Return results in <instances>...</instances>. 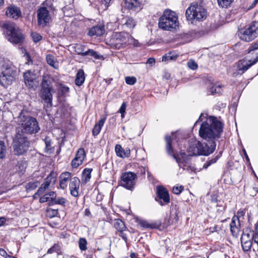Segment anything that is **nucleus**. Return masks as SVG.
Returning a JSON list of instances; mask_svg holds the SVG:
<instances>
[{
    "label": "nucleus",
    "instance_id": "obj_53",
    "mask_svg": "<svg viewBox=\"0 0 258 258\" xmlns=\"http://www.w3.org/2000/svg\"><path fill=\"white\" fill-rule=\"evenodd\" d=\"M66 200L63 198H60L58 199H55V200L52 201V203L51 204V205H53L54 204H59L63 205L66 203Z\"/></svg>",
    "mask_w": 258,
    "mask_h": 258
},
{
    "label": "nucleus",
    "instance_id": "obj_46",
    "mask_svg": "<svg viewBox=\"0 0 258 258\" xmlns=\"http://www.w3.org/2000/svg\"><path fill=\"white\" fill-rule=\"evenodd\" d=\"M187 67L191 70H195L198 68V64L193 59H189L187 62Z\"/></svg>",
    "mask_w": 258,
    "mask_h": 258
},
{
    "label": "nucleus",
    "instance_id": "obj_24",
    "mask_svg": "<svg viewBox=\"0 0 258 258\" xmlns=\"http://www.w3.org/2000/svg\"><path fill=\"white\" fill-rule=\"evenodd\" d=\"M187 151L189 156L199 155V142L195 141L190 143Z\"/></svg>",
    "mask_w": 258,
    "mask_h": 258
},
{
    "label": "nucleus",
    "instance_id": "obj_10",
    "mask_svg": "<svg viewBox=\"0 0 258 258\" xmlns=\"http://www.w3.org/2000/svg\"><path fill=\"white\" fill-rule=\"evenodd\" d=\"M29 142L28 138L23 134L16 132L13 138V147L14 153L17 155H21L28 149Z\"/></svg>",
    "mask_w": 258,
    "mask_h": 258
},
{
    "label": "nucleus",
    "instance_id": "obj_57",
    "mask_svg": "<svg viewBox=\"0 0 258 258\" xmlns=\"http://www.w3.org/2000/svg\"><path fill=\"white\" fill-rule=\"evenodd\" d=\"M46 194L48 195V196H49L51 199V204L49 203V206H50L52 203V201L55 200V199L56 198V194L54 191H50Z\"/></svg>",
    "mask_w": 258,
    "mask_h": 258
},
{
    "label": "nucleus",
    "instance_id": "obj_6",
    "mask_svg": "<svg viewBox=\"0 0 258 258\" xmlns=\"http://www.w3.org/2000/svg\"><path fill=\"white\" fill-rule=\"evenodd\" d=\"M52 80L50 75H43L40 84V97L47 104V107H51L52 105V93L54 91L52 85Z\"/></svg>",
    "mask_w": 258,
    "mask_h": 258
},
{
    "label": "nucleus",
    "instance_id": "obj_31",
    "mask_svg": "<svg viewBox=\"0 0 258 258\" xmlns=\"http://www.w3.org/2000/svg\"><path fill=\"white\" fill-rule=\"evenodd\" d=\"M92 169L91 168H85L84 169L82 173V180L85 183L88 182L91 177V172Z\"/></svg>",
    "mask_w": 258,
    "mask_h": 258
},
{
    "label": "nucleus",
    "instance_id": "obj_41",
    "mask_svg": "<svg viewBox=\"0 0 258 258\" xmlns=\"http://www.w3.org/2000/svg\"><path fill=\"white\" fill-rule=\"evenodd\" d=\"M87 240L84 238H80L79 241V248L82 251L86 250L87 249Z\"/></svg>",
    "mask_w": 258,
    "mask_h": 258
},
{
    "label": "nucleus",
    "instance_id": "obj_13",
    "mask_svg": "<svg viewBox=\"0 0 258 258\" xmlns=\"http://www.w3.org/2000/svg\"><path fill=\"white\" fill-rule=\"evenodd\" d=\"M37 18L38 25L43 27L46 26L51 20L49 12L45 7L40 8L38 10Z\"/></svg>",
    "mask_w": 258,
    "mask_h": 258
},
{
    "label": "nucleus",
    "instance_id": "obj_38",
    "mask_svg": "<svg viewBox=\"0 0 258 258\" xmlns=\"http://www.w3.org/2000/svg\"><path fill=\"white\" fill-rule=\"evenodd\" d=\"M61 247L59 245L58 243L54 244L53 246L48 249L47 251V253L51 254L53 252H57L58 254H59L60 251Z\"/></svg>",
    "mask_w": 258,
    "mask_h": 258
},
{
    "label": "nucleus",
    "instance_id": "obj_61",
    "mask_svg": "<svg viewBox=\"0 0 258 258\" xmlns=\"http://www.w3.org/2000/svg\"><path fill=\"white\" fill-rule=\"evenodd\" d=\"M111 1L112 0H101V4L104 6L105 9H107Z\"/></svg>",
    "mask_w": 258,
    "mask_h": 258
},
{
    "label": "nucleus",
    "instance_id": "obj_52",
    "mask_svg": "<svg viewBox=\"0 0 258 258\" xmlns=\"http://www.w3.org/2000/svg\"><path fill=\"white\" fill-rule=\"evenodd\" d=\"M31 36L34 42L37 43L42 39V36L36 32H32Z\"/></svg>",
    "mask_w": 258,
    "mask_h": 258
},
{
    "label": "nucleus",
    "instance_id": "obj_2",
    "mask_svg": "<svg viewBox=\"0 0 258 258\" xmlns=\"http://www.w3.org/2000/svg\"><path fill=\"white\" fill-rule=\"evenodd\" d=\"M16 121L20 126L17 128L16 132H19L20 134H35L40 130L36 119L29 115L26 111L22 110L19 113Z\"/></svg>",
    "mask_w": 258,
    "mask_h": 258
},
{
    "label": "nucleus",
    "instance_id": "obj_29",
    "mask_svg": "<svg viewBox=\"0 0 258 258\" xmlns=\"http://www.w3.org/2000/svg\"><path fill=\"white\" fill-rule=\"evenodd\" d=\"M105 120L106 118H101L98 121V123L94 125L92 130V134L94 136H96L100 133Z\"/></svg>",
    "mask_w": 258,
    "mask_h": 258
},
{
    "label": "nucleus",
    "instance_id": "obj_62",
    "mask_svg": "<svg viewBox=\"0 0 258 258\" xmlns=\"http://www.w3.org/2000/svg\"><path fill=\"white\" fill-rule=\"evenodd\" d=\"M123 232L124 231H119V235L125 241V242H126L127 240V235Z\"/></svg>",
    "mask_w": 258,
    "mask_h": 258
},
{
    "label": "nucleus",
    "instance_id": "obj_19",
    "mask_svg": "<svg viewBox=\"0 0 258 258\" xmlns=\"http://www.w3.org/2000/svg\"><path fill=\"white\" fill-rule=\"evenodd\" d=\"M59 186L62 189H65L68 186V182H71L73 179L72 174L69 172H64L61 173L59 177Z\"/></svg>",
    "mask_w": 258,
    "mask_h": 258
},
{
    "label": "nucleus",
    "instance_id": "obj_64",
    "mask_svg": "<svg viewBox=\"0 0 258 258\" xmlns=\"http://www.w3.org/2000/svg\"><path fill=\"white\" fill-rule=\"evenodd\" d=\"M258 49V41L253 43L251 46V50H255Z\"/></svg>",
    "mask_w": 258,
    "mask_h": 258
},
{
    "label": "nucleus",
    "instance_id": "obj_42",
    "mask_svg": "<svg viewBox=\"0 0 258 258\" xmlns=\"http://www.w3.org/2000/svg\"><path fill=\"white\" fill-rule=\"evenodd\" d=\"M250 232L251 231L249 230ZM252 237V239L254 240L255 243H258V223H256L254 226V230L251 231Z\"/></svg>",
    "mask_w": 258,
    "mask_h": 258
},
{
    "label": "nucleus",
    "instance_id": "obj_60",
    "mask_svg": "<svg viewBox=\"0 0 258 258\" xmlns=\"http://www.w3.org/2000/svg\"><path fill=\"white\" fill-rule=\"evenodd\" d=\"M245 212L243 210H239L237 212V214L234 215L233 217H237L238 220H240L241 218H243Z\"/></svg>",
    "mask_w": 258,
    "mask_h": 258
},
{
    "label": "nucleus",
    "instance_id": "obj_11",
    "mask_svg": "<svg viewBox=\"0 0 258 258\" xmlns=\"http://www.w3.org/2000/svg\"><path fill=\"white\" fill-rule=\"evenodd\" d=\"M239 35L240 38L246 42H249L258 36V20L253 21L248 28L241 30Z\"/></svg>",
    "mask_w": 258,
    "mask_h": 258
},
{
    "label": "nucleus",
    "instance_id": "obj_49",
    "mask_svg": "<svg viewBox=\"0 0 258 258\" xmlns=\"http://www.w3.org/2000/svg\"><path fill=\"white\" fill-rule=\"evenodd\" d=\"M125 81L126 84L131 85L135 84L137 82V79L134 77H126Z\"/></svg>",
    "mask_w": 258,
    "mask_h": 258
},
{
    "label": "nucleus",
    "instance_id": "obj_56",
    "mask_svg": "<svg viewBox=\"0 0 258 258\" xmlns=\"http://www.w3.org/2000/svg\"><path fill=\"white\" fill-rule=\"evenodd\" d=\"M126 107V104L125 102H123L122 104V105L119 110V111L121 113V116L122 117H124V113L125 112Z\"/></svg>",
    "mask_w": 258,
    "mask_h": 258
},
{
    "label": "nucleus",
    "instance_id": "obj_54",
    "mask_svg": "<svg viewBox=\"0 0 258 258\" xmlns=\"http://www.w3.org/2000/svg\"><path fill=\"white\" fill-rule=\"evenodd\" d=\"M50 177H47L45 180V181L41 185L42 187L44 190L48 189L50 185V180H49Z\"/></svg>",
    "mask_w": 258,
    "mask_h": 258
},
{
    "label": "nucleus",
    "instance_id": "obj_18",
    "mask_svg": "<svg viewBox=\"0 0 258 258\" xmlns=\"http://www.w3.org/2000/svg\"><path fill=\"white\" fill-rule=\"evenodd\" d=\"M80 181L79 178L74 177L69 183V188L71 195L74 197L79 196V189L80 188Z\"/></svg>",
    "mask_w": 258,
    "mask_h": 258
},
{
    "label": "nucleus",
    "instance_id": "obj_40",
    "mask_svg": "<svg viewBox=\"0 0 258 258\" xmlns=\"http://www.w3.org/2000/svg\"><path fill=\"white\" fill-rule=\"evenodd\" d=\"M75 52L80 55L85 56V51L84 50V46L81 44H77L75 46Z\"/></svg>",
    "mask_w": 258,
    "mask_h": 258
},
{
    "label": "nucleus",
    "instance_id": "obj_50",
    "mask_svg": "<svg viewBox=\"0 0 258 258\" xmlns=\"http://www.w3.org/2000/svg\"><path fill=\"white\" fill-rule=\"evenodd\" d=\"M218 160V157H216L214 158H213L211 160L207 161L203 165V168L207 169L209 166H210L212 164H214Z\"/></svg>",
    "mask_w": 258,
    "mask_h": 258
},
{
    "label": "nucleus",
    "instance_id": "obj_8",
    "mask_svg": "<svg viewBox=\"0 0 258 258\" xmlns=\"http://www.w3.org/2000/svg\"><path fill=\"white\" fill-rule=\"evenodd\" d=\"M110 41L111 45L118 49L127 45H135L137 41L131 35L125 32L114 33Z\"/></svg>",
    "mask_w": 258,
    "mask_h": 258
},
{
    "label": "nucleus",
    "instance_id": "obj_48",
    "mask_svg": "<svg viewBox=\"0 0 258 258\" xmlns=\"http://www.w3.org/2000/svg\"><path fill=\"white\" fill-rule=\"evenodd\" d=\"M86 55L92 56L96 59L99 58V56L97 54V52L95 51L93 49H89L88 50L86 51L85 53V56H86Z\"/></svg>",
    "mask_w": 258,
    "mask_h": 258
},
{
    "label": "nucleus",
    "instance_id": "obj_17",
    "mask_svg": "<svg viewBox=\"0 0 258 258\" xmlns=\"http://www.w3.org/2000/svg\"><path fill=\"white\" fill-rule=\"evenodd\" d=\"M257 61L258 59L257 58H255L253 60L247 59L239 60L237 65L239 73L243 74Z\"/></svg>",
    "mask_w": 258,
    "mask_h": 258
},
{
    "label": "nucleus",
    "instance_id": "obj_55",
    "mask_svg": "<svg viewBox=\"0 0 258 258\" xmlns=\"http://www.w3.org/2000/svg\"><path fill=\"white\" fill-rule=\"evenodd\" d=\"M183 186L180 185L179 186H174L173 187V192L176 195H179L183 190Z\"/></svg>",
    "mask_w": 258,
    "mask_h": 258
},
{
    "label": "nucleus",
    "instance_id": "obj_23",
    "mask_svg": "<svg viewBox=\"0 0 258 258\" xmlns=\"http://www.w3.org/2000/svg\"><path fill=\"white\" fill-rule=\"evenodd\" d=\"M115 150L117 156L122 158L129 157L131 153L129 148L123 149L121 145L118 144L115 146Z\"/></svg>",
    "mask_w": 258,
    "mask_h": 258
},
{
    "label": "nucleus",
    "instance_id": "obj_63",
    "mask_svg": "<svg viewBox=\"0 0 258 258\" xmlns=\"http://www.w3.org/2000/svg\"><path fill=\"white\" fill-rule=\"evenodd\" d=\"M147 64H150L151 66H153L155 63V59L154 58L151 57L149 58L146 62Z\"/></svg>",
    "mask_w": 258,
    "mask_h": 258
},
{
    "label": "nucleus",
    "instance_id": "obj_45",
    "mask_svg": "<svg viewBox=\"0 0 258 258\" xmlns=\"http://www.w3.org/2000/svg\"><path fill=\"white\" fill-rule=\"evenodd\" d=\"M56 86L59 88L62 94H66L69 91V88L63 85L61 83H57Z\"/></svg>",
    "mask_w": 258,
    "mask_h": 258
},
{
    "label": "nucleus",
    "instance_id": "obj_4",
    "mask_svg": "<svg viewBox=\"0 0 258 258\" xmlns=\"http://www.w3.org/2000/svg\"><path fill=\"white\" fill-rule=\"evenodd\" d=\"M178 16L169 9L164 10L158 21L159 27L164 30L171 31L178 26Z\"/></svg>",
    "mask_w": 258,
    "mask_h": 258
},
{
    "label": "nucleus",
    "instance_id": "obj_14",
    "mask_svg": "<svg viewBox=\"0 0 258 258\" xmlns=\"http://www.w3.org/2000/svg\"><path fill=\"white\" fill-rule=\"evenodd\" d=\"M157 194L159 199H156V200L161 206H163L170 203L169 194L166 188L162 186H158L157 188Z\"/></svg>",
    "mask_w": 258,
    "mask_h": 258
},
{
    "label": "nucleus",
    "instance_id": "obj_16",
    "mask_svg": "<svg viewBox=\"0 0 258 258\" xmlns=\"http://www.w3.org/2000/svg\"><path fill=\"white\" fill-rule=\"evenodd\" d=\"M23 77L25 84L29 88H34L36 86V76L34 72L28 70L24 73Z\"/></svg>",
    "mask_w": 258,
    "mask_h": 258
},
{
    "label": "nucleus",
    "instance_id": "obj_39",
    "mask_svg": "<svg viewBox=\"0 0 258 258\" xmlns=\"http://www.w3.org/2000/svg\"><path fill=\"white\" fill-rule=\"evenodd\" d=\"M45 144V150L47 152H51L52 150L51 146V140L48 137H46L44 139Z\"/></svg>",
    "mask_w": 258,
    "mask_h": 258
},
{
    "label": "nucleus",
    "instance_id": "obj_47",
    "mask_svg": "<svg viewBox=\"0 0 258 258\" xmlns=\"http://www.w3.org/2000/svg\"><path fill=\"white\" fill-rule=\"evenodd\" d=\"M176 56L172 55L171 52H169L162 56V61H167L175 59Z\"/></svg>",
    "mask_w": 258,
    "mask_h": 258
},
{
    "label": "nucleus",
    "instance_id": "obj_20",
    "mask_svg": "<svg viewBox=\"0 0 258 258\" xmlns=\"http://www.w3.org/2000/svg\"><path fill=\"white\" fill-rule=\"evenodd\" d=\"M6 15L9 18L17 19L21 16V11L18 7L15 5H11L7 8Z\"/></svg>",
    "mask_w": 258,
    "mask_h": 258
},
{
    "label": "nucleus",
    "instance_id": "obj_58",
    "mask_svg": "<svg viewBox=\"0 0 258 258\" xmlns=\"http://www.w3.org/2000/svg\"><path fill=\"white\" fill-rule=\"evenodd\" d=\"M46 202H48L49 203V200L48 199V195L46 194L40 197L39 199V202L41 203H43Z\"/></svg>",
    "mask_w": 258,
    "mask_h": 258
},
{
    "label": "nucleus",
    "instance_id": "obj_27",
    "mask_svg": "<svg viewBox=\"0 0 258 258\" xmlns=\"http://www.w3.org/2000/svg\"><path fill=\"white\" fill-rule=\"evenodd\" d=\"M85 79V74L83 70H78L75 79V84L78 86H81L84 82Z\"/></svg>",
    "mask_w": 258,
    "mask_h": 258
},
{
    "label": "nucleus",
    "instance_id": "obj_7",
    "mask_svg": "<svg viewBox=\"0 0 258 258\" xmlns=\"http://www.w3.org/2000/svg\"><path fill=\"white\" fill-rule=\"evenodd\" d=\"M17 68L12 63H5L0 74V84L6 88L12 84L17 76Z\"/></svg>",
    "mask_w": 258,
    "mask_h": 258
},
{
    "label": "nucleus",
    "instance_id": "obj_37",
    "mask_svg": "<svg viewBox=\"0 0 258 258\" xmlns=\"http://www.w3.org/2000/svg\"><path fill=\"white\" fill-rule=\"evenodd\" d=\"M39 183L37 181L28 183L25 185L26 191L28 192L35 189L38 186Z\"/></svg>",
    "mask_w": 258,
    "mask_h": 258
},
{
    "label": "nucleus",
    "instance_id": "obj_22",
    "mask_svg": "<svg viewBox=\"0 0 258 258\" xmlns=\"http://www.w3.org/2000/svg\"><path fill=\"white\" fill-rule=\"evenodd\" d=\"M105 32L104 27L103 25L100 24L93 26L90 28L88 32V35L90 36H102Z\"/></svg>",
    "mask_w": 258,
    "mask_h": 258
},
{
    "label": "nucleus",
    "instance_id": "obj_25",
    "mask_svg": "<svg viewBox=\"0 0 258 258\" xmlns=\"http://www.w3.org/2000/svg\"><path fill=\"white\" fill-rule=\"evenodd\" d=\"M120 23L122 24V26H125L128 29L134 28L136 25V22L133 18L127 16L122 18Z\"/></svg>",
    "mask_w": 258,
    "mask_h": 258
},
{
    "label": "nucleus",
    "instance_id": "obj_35",
    "mask_svg": "<svg viewBox=\"0 0 258 258\" xmlns=\"http://www.w3.org/2000/svg\"><path fill=\"white\" fill-rule=\"evenodd\" d=\"M243 250L244 251H248L250 250L252 245L251 239H248L241 241Z\"/></svg>",
    "mask_w": 258,
    "mask_h": 258
},
{
    "label": "nucleus",
    "instance_id": "obj_3",
    "mask_svg": "<svg viewBox=\"0 0 258 258\" xmlns=\"http://www.w3.org/2000/svg\"><path fill=\"white\" fill-rule=\"evenodd\" d=\"M187 20L192 24L202 22L207 17L206 9L198 3H192L187 9L185 12Z\"/></svg>",
    "mask_w": 258,
    "mask_h": 258
},
{
    "label": "nucleus",
    "instance_id": "obj_26",
    "mask_svg": "<svg viewBox=\"0 0 258 258\" xmlns=\"http://www.w3.org/2000/svg\"><path fill=\"white\" fill-rule=\"evenodd\" d=\"M139 6L138 0H124V7L128 9L136 10Z\"/></svg>",
    "mask_w": 258,
    "mask_h": 258
},
{
    "label": "nucleus",
    "instance_id": "obj_32",
    "mask_svg": "<svg viewBox=\"0 0 258 258\" xmlns=\"http://www.w3.org/2000/svg\"><path fill=\"white\" fill-rule=\"evenodd\" d=\"M114 226L118 232L124 231L126 228L124 222L119 219L115 220Z\"/></svg>",
    "mask_w": 258,
    "mask_h": 258
},
{
    "label": "nucleus",
    "instance_id": "obj_44",
    "mask_svg": "<svg viewBox=\"0 0 258 258\" xmlns=\"http://www.w3.org/2000/svg\"><path fill=\"white\" fill-rule=\"evenodd\" d=\"M47 216L52 218L57 216L58 214V210L57 209H53L52 208H48L46 210Z\"/></svg>",
    "mask_w": 258,
    "mask_h": 258
},
{
    "label": "nucleus",
    "instance_id": "obj_59",
    "mask_svg": "<svg viewBox=\"0 0 258 258\" xmlns=\"http://www.w3.org/2000/svg\"><path fill=\"white\" fill-rule=\"evenodd\" d=\"M251 239L250 237V234L249 233H243L241 237V241Z\"/></svg>",
    "mask_w": 258,
    "mask_h": 258
},
{
    "label": "nucleus",
    "instance_id": "obj_15",
    "mask_svg": "<svg viewBox=\"0 0 258 258\" xmlns=\"http://www.w3.org/2000/svg\"><path fill=\"white\" fill-rule=\"evenodd\" d=\"M209 143L210 144V146H209L207 144L201 143L199 142V155H203L207 156L214 151L216 146L215 142L212 141V142Z\"/></svg>",
    "mask_w": 258,
    "mask_h": 258
},
{
    "label": "nucleus",
    "instance_id": "obj_33",
    "mask_svg": "<svg viewBox=\"0 0 258 258\" xmlns=\"http://www.w3.org/2000/svg\"><path fill=\"white\" fill-rule=\"evenodd\" d=\"M7 150V146L4 141L0 140V160L5 158Z\"/></svg>",
    "mask_w": 258,
    "mask_h": 258
},
{
    "label": "nucleus",
    "instance_id": "obj_43",
    "mask_svg": "<svg viewBox=\"0 0 258 258\" xmlns=\"http://www.w3.org/2000/svg\"><path fill=\"white\" fill-rule=\"evenodd\" d=\"M233 0H217L219 5L222 8H226L230 5Z\"/></svg>",
    "mask_w": 258,
    "mask_h": 258
},
{
    "label": "nucleus",
    "instance_id": "obj_5",
    "mask_svg": "<svg viewBox=\"0 0 258 258\" xmlns=\"http://www.w3.org/2000/svg\"><path fill=\"white\" fill-rule=\"evenodd\" d=\"M180 139L182 140V142L184 141L183 139L181 138L180 135L177 133L172 134L171 136H166L165 137V140L166 142V151L169 155H171L174 157L176 162L178 163L179 166L182 168L183 169H185V165L184 164L183 161H185L186 163L187 162L185 160L186 154L185 153H181V158L180 159L178 157V155L174 152L172 149V145L175 143H177L178 146L180 148L179 144L178 143L180 142Z\"/></svg>",
    "mask_w": 258,
    "mask_h": 258
},
{
    "label": "nucleus",
    "instance_id": "obj_9",
    "mask_svg": "<svg viewBox=\"0 0 258 258\" xmlns=\"http://www.w3.org/2000/svg\"><path fill=\"white\" fill-rule=\"evenodd\" d=\"M6 33L8 40L14 44L22 43L25 39L22 30L15 23L6 24Z\"/></svg>",
    "mask_w": 258,
    "mask_h": 258
},
{
    "label": "nucleus",
    "instance_id": "obj_36",
    "mask_svg": "<svg viewBox=\"0 0 258 258\" xmlns=\"http://www.w3.org/2000/svg\"><path fill=\"white\" fill-rule=\"evenodd\" d=\"M86 156L85 151L84 148H80L77 151L75 157L79 160L83 161L84 160Z\"/></svg>",
    "mask_w": 258,
    "mask_h": 258
},
{
    "label": "nucleus",
    "instance_id": "obj_1",
    "mask_svg": "<svg viewBox=\"0 0 258 258\" xmlns=\"http://www.w3.org/2000/svg\"><path fill=\"white\" fill-rule=\"evenodd\" d=\"M222 131V123L216 117L210 116L201 123L199 135L208 142H212L220 137Z\"/></svg>",
    "mask_w": 258,
    "mask_h": 258
},
{
    "label": "nucleus",
    "instance_id": "obj_28",
    "mask_svg": "<svg viewBox=\"0 0 258 258\" xmlns=\"http://www.w3.org/2000/svg\"><path fill=\"white\" fill-rule=\"evenodd\" d=\"M139 224L141 227L147 229L158 228L161 225V223H150L145 220H141Z\"/></svg>",
    "mask_w": 258,
    "mask_h": 258
},
{
    "label": "nucleus",
    "instance_id": "obj_12",
    "mask_svg": "<svg viewBox=\"0 0 258 258\" xmlns=\"http://www.w3.org/2000/svg\"><path fill=\"white\" fill-rule=\"evenodd\" d=\"M120 185L129 190H132L136 183L137 175L132 172H126L121 174Z\"/></svg>",
    "mask_w": 258,
    "mask_h": 258
},
{
    "label": "nucleus",
    "instance_id": "obj_51",
    "mask_svg": "<svg viewBox=\"0 0 258 258\" xmlns=\"http://www.w3.org/2000/svg\"><path fill=\"white\" fill-rule=\"evenodd\" d=\"M83 162V161H80L75 157V158L72 161L71 165L73 168H76L81 165Z\"/></svg>",
    "mask_w": 258,
    "mask_h": 258
},
{
    "label": "nucleus",
    "instance_id": "obj_30",
    "mask_svg": "<svg viewBox=\"0 0 258 258\" xmlns=\"http://www.w3.org/2000/svg\"><path fill=\"white\" fill-rule=\"evenodd\" d=\"M47 63L53 67L55 69L58 68V62L55 59L54 57L51 55L48 54L46 56Z\"/></svg>",
    "mask_w": 258,
    "mask_h": 258
},
{
    "label": "nucleus",
    "instance_id": "obj_21",
    "mask_svg": "<svg viewBox=\"0 0 258 258\" xmlns=\"http://www.w3.org/2000/svg\"><path fill=\"white\" fill-rule=\"evenodd\" d=\"M230 226L232 234L233 236L237 237L239 235L240 231V220H238L237 217H233Z\"/></svg>",
    "mask_w": 258,
    "mask_h": 258
},
{
    "label": "nucleus",
    "instance_id": "obj_34",
    "mask_svg": "<svg viewBox=\"0 0 258 258\" xmlns=\"http://www.w3.org/2000/svg\"><path fill=\"white\" fill-rule=\"evenodd\" d=\"M209 92H210V94L212 95L215 94H221L223 92L222 86L220 85H215L210 88Z\"/></svg>",
    "mask_w": 258,
    "mask_h": 258
}]
</instances>
